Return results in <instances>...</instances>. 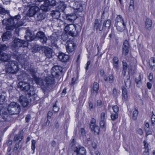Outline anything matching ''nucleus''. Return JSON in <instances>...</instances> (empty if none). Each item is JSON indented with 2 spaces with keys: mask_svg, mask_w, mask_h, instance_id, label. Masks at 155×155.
I'll use <instances>...</instances> for the list:
<instances>
[{
  "mask_svg": "<svg viewBox=\"0 0 155 155\" xmlns=\"http://www.w3.org/2000/svg\"><path fill=\"white\" fill-rule=\"evenodd\" d=\"M20 18V15L18 14L9 19H4L2 20V24L8 25L6 28L7 31L4 33L2 36L3 41H6L11 38L12 35L11 31L13 30L16 27L23 25L24 23L19 21Z\"/></svg>",
  "mask_w": 155,
  "mask_h": 155,
  "instance_id": "nucleus-1",
  "label": "nucleus"
},
{
  "mask_svg": "<svg viewBox=\"0 0 155 155\" xmlns=\"http://www.w3.org/2000/svg\"><path fill=\"white\" fill-rule=\"evenodd\" d=\"M62 70V68L58 65H54L52 68L51 73L52 76H49L46 77L45 81L42 80L43 83V86L45 87L46 90L44 91L43 89L44 93L48 92L49 91L50 87L54 83V77L58 78V77L59 74Z\"/></svg>",
  "mask_w": 155,
  "mask_h": 155,
  "instance_id": "nucleus-2",
  "label": "nucleus"
},
{
  "mask_svg": "<svg viewBox=\"0 0 155 155\" xmlns=\"http://www.w3.org/2000/svg\"><path fill=\"white\" fill-rule=\"evenodd\" d=\"M26 35L25 36V39L28 41H31L35 38H37L39 39L40 41L43 44H45L46 43L47 38L44 32L39 31L37 33L36 37H33L31 32L28 30L26 31Z\"/></svg>",
  "mask_w": 155,
  "mask_h": 155,
  "instance_id": "nucleus-3",
  "label": "nucleus"
},
{
  "mask_svg": "<svg viewBox=\"0 0 155 155\" xmlns=\"http://www.w3.org/2000/svg\"><path fill=\"white\" fill-rule=\"evenodd\" d=\"M18 88L28 94L29 96H33L35 94L34 89L30 84L25 81L19 82L18 85Z\"/></svg>",
  "mask_w": 155,
  "mask_h": 155,
  "instance_id": "nucleus-4",
  "label": "nucleus"
},
{
  "mask_svg": "<svg viewBox=\"0 0 155 155\" xmlns=\"http://www.w3.org/2000/svg\"><path fill=\"white\" fill-rule=\"evenodd\" d=\"M5 69L7 73L11 74H16L19 69L17 62L13 60L8 61L6 66Z\"/></svg>",
  "mask_w": 155,
  "mask_h": 155,
  "instance_id": "nucleus-5",
  "label": "nucleus"
},
{
  "mask_svg": "<svg viewBox=\"0 0 155 155\" xmlns=\"http://www.w3.org/2000/svg\"><path fill=\"white\" fill-rule=\"evenodd\" d=\"M77 27L73 24L68 25L64 28L65 31H67L69 35L72 37H75L79 34L81 31L77 29Z\"/></svg>",
  "mask_w": 155,
  "mask_h": 155,
  "instance_id": "nucleus-6",
  "label": "nucleus"
},
{
  "mask_svg": "<svg viewBox=\"0 0 155 155\" xmlns=\"http://www.w3.org/2000/svg\"><path fill=\"white\" fill-rule=\"evenodd\" d=\"M28 43L24 40L18 38H15L13 41V44L12 45V50L16 51L20 47H25L28 46Z\"/></svg>",
  "mask_w": 155,
  "mask_h": 155,
  "instance_id": "nucleus-7",
  "label": "nucleus"
},
{
  "mask_svg": "<svg viewBox=\"0 0 155 155\" xmlns=\"http://www.w3.org/2000/svg\"><path fill=\"white\" fill-rule=\"evenodd\" d=\"M20 110V106L16 102H12L8 106V110L10 114H18Z\"/></svg>",
  "mask_w": 155,
  "mask_h": 155,
  "instance_id": "nucleus-8",
  "label": "nucleus"
},
{
  "mask_svg": "<svg viewBox=\"0 0 155 155\" xmlns=\"http://www.w3.org/2000/svg\"><path fill=\"white\" fill-rule=\"evenodd\" d=\"M29 74L32 77L31 79L34 80L37 84L41 86V89H43L44 91L46 90V87L43 86L44 84L42 79L36 76V73L33 70L31 69L29 71Z\"/></svg>",
  "mask_w": 155,
  "mask_h": 155,
  "instance_id": "nucleus-9",
  "label": "nucleus"
},
{
  "mask_svg": "<svg viewBox=\"0 0 155 155\" xmlns=\"http://www.w3.org/2000/svg\"><path fill=\"white\" fill-rule=\"evenodd\" d=\"M72 150L76 154V155H86V150L83 147L79 146H73Z\"/></svg>",
  "mask_w": 155,
  "mask_h": 155,
  "instance_id": "nucleus-10",
  "label": "nucleus"
},
{
  "mask_svg": "<svg viewBox=\"0 0 155 155\" xmlns=\"http://www.w3.org/2000/svg\"><path fill=\"white\" fill-rule=\"evenodd\" d=\"M65 46L67 51L68 53L72 52L75 48V45L72 40L67 41L65 44Z\"/></svg>",
  "mask_w": 155,
  "mask_h": 155,
  "instance_id": "nucleus-11",
  "label": "nucleus"
},
{
  "mask_svg": "<svg viewBox=\"0 0 155 155\" xmlns=\"http://www.w3.org/2000/svg\"><path fill=\"white\" fill-rule=\"evenodd\" d=\"M39 10V8L36 6L31 7L29 9L27 15L29 17L33 16Z\"/></svg>",
  "mask_w": 155,
  "mask_h": 155,
  "instance_id": "nucleus-12",
  "label": "nucleus"
},
{
  "mask_svg": "<svg viewBox=\"0 0 155 155\" xmlns=\"http://www.w3.org/2000/svg\"><path fill=\"white\" fill-rule=\"evenodd\" d=\"M130 47L128 41L126 40L123 42L122 47V53L125 55H126L129 52V49Z\"/></svg>",
  "mask_w": 155,
  "mask_h": 155,
  "instance_id": "nucleus-13",
  "label": "nucleus"
},
{
  "mask_svg": "<svg viewBox=\"0 0 155 155\" xmlns=\"http://www.w3.org/2000/svg\"><path fill=\"white\" fill-rule=\"evenodd\" d=\"M58 58L60 61L63 62H66L68 61L69 57L68 55L63 53H59Z\"/></svg>",
  "mask_w": 155,
  "mask_h": 155,
  "instance_id": "nucleus-14",
  "label": "nucleus"
},
{
  "mask_svg": "<svg viewBox=\"0 0 155 155\" xmlns=\"http://www.w3.org/2000/svg\"><path fill=\"white\" fill-rule=\"evenodd\" d=\"M19 101L24 107H26L28 105V99L23 96H21L20 97Z\"/></svg>",
  "mask_w": 155,
  "mask_h": 155,
  "instance_id": "nucleus-15",
  "label": "nucleus"
},
{
  "mask_svg": "<svg viewBox=\"0 0 155 155\" xmlns=\"http://www.w3.org/2000/svg\"><path fill=\"white\" fill-rule=\"evenodd\" d=\"M10 57V55L8 54L2 52L0 53V60L3 62L7 61Z\"/></svg>",
  "mask_w": 155,
  "mask_h": 155,
  "instance_id": "nucleus-16",
  "label": "nucleus"
},
{
  "mask_svg": "<svg viewBox=\"0 0 155 155\" xmlns=\"http://www.w3.org/2000/svg\"><path fill=\"white\" fill-rule=\"evenodd\" d=\"M76 16L74 13H71L70 14L67 15L66 19L67 20L73 22L76 19Z\"/></svg>",
  "mask_w": 155,
  "mask_h": 155,
  "instance_id": "nucleus-17",
  "label": "nucleus"
},
{
  "mask_svg": "<svg viewBox=\"0 0 155 155\" xmlns=\"http://www.w3.org/2000/svg\"><path fill=\"white\" fill-rule=\"evenodd\" d=\"M90 127L92 131H94L95 134H98L99 132L100 129L99 127L95 124H90Z\"/></svg>",
  "mask_w": 155,
  "mask_h": 155,
  "instance_id": "nucleus-18",
  "label": "nucleus"
},
{
  "mask_svg": "<svg viewBox=\"0 0 155 155\" xmlns=\"http://www.w3.org/2000/svg\"><path fill=\"white\" fill-rule=\"evenodd\" d=\"M44 52L47 58H50L52 57V51L50 48L45 47Z\"/></svg>",
  "mask_w": 155,
  "mask_h": 155,
  "instance_id": "nucleus-19",
  "label": "nucleus"
},
{
  "mask_svg": "<svg viewBox=\"0 0 155 155\" xmlns=\"http://www.w3.org/2000/svg\"><path fill=\"white\" fill-rule=\"evenodd\" d=\"M124 24L126 23L122 17L120 15H117L115 19V25L122 24L124 25Z\"/></svg>",
  "mask_w": 155,
  "mask_h": 155,
  "instance_id": "nucleus-20",
  "label": "nucleus"
},
{
  "mask_svg": "<svg viewBox=\"0 0 155 155\" xmlns=\"http://www.w3.org/2000/svg\"><path fill=\"white\" fill-rule=\"evenodd\" d=\"M102 23L100 22L99 23V20L97 19H96L95 21L94 27V28H96V30H99L100 31H101L104 28L103 26L101 27Z\"/></svg>",
  "mask_w": 155,
  "mask_h": 155,
  "instance_id": "nucleus-21",
  "label": "nucleus"
},
{
  "mask_svg": "<svg viewBox=\"0 0 155 155\" xmlns=\"http://www.w3.org/2000/svg\"><path fill=\"white\" fill-rule=\"evenodd\" d=\"M58 36L55 33L53 34L50 36V41L51 42V43L53 44V45L56 47L57 45L55 43V42L58 40Z\"/></svg>",
  "mask_w": 155,
  "mask_h": 155,
  "instance_id": "nucleus-22",
  "label": "nucleus"
},
{
  "mask_svg": "<svg viewBox=\"0 0 155 155\" xmlns=\"http://www.w3.org/2000/svg\"><path fill=\"white\" fill-rule=\"evenodd\" d=\"M40 8L43 12H47L50 9L49 6L47 3V2L45 1L43 4L41 5Z\"/></svg>",
  "mask_w": 155,
  "mask_h": 155,
  "instance_id": "nucleus-23",
  "label": "nucleus"
},
{
  "mask_svg": "<svg viewBox=\"0 0 155 155\" xmlns=\"http://www.w3.org/2000/svg\"><path fill=\"white\" fill-rule=\"evenodd\" d=\"M152 24V21L148 18H147L146 19L145 27L149 30H150Z\"/></svg>",
  "mask_w": 155,
  "mask_h": 155,
  "instance_id": "nucleus-24",
  "label": "nucleus"
},
{
  "mask_svg": "<svg viewBox=\"0 0 155 155\" xmlns=\"http://www.w3.org/2000/svg\"><path fill=\"white\" fill-rule=\"evenodd\" d=\"M51 14L53 18L56 19L59 18L61 15L60 11L58 10H53Z\"/></svg>",
  "mask_w": 155,
  "mask_h": 155,
  "instance_id": "nucleus-25",
  "label": "nucleus"
},
{
  "mask_svg": "<svg viewBox=\"0 0 155 155\" xmlns=\"http://www.w3.org/2000/svg\"><path fill=\"white\" fill-rule=\"evenodd\" d=\"M117 30L118 31L122 32L125 28L126 27V24H124V25L123 24H116L115 25Z\"/></svg>",
  "mask_w": 155,
  "mask_h": 155,
  "instance_id": "nucleus-26",
  "label": "nucleus"
},
{
  "mask_svg": "<svg viewBox=\"0 0 155 155\" xmlns=\"http://www.w3.org/2000/svg\"><path fill=\"white\" fill-rule=\"evenodd\" d=\"M23 138V136L22 134H18L15 136L13 139V140L15 142H16L18 141V143H20Z\"/></svg>",
  "mask_w": 155,
  "mask_h": 155,
  "instance_id": "nucleus-27",
  "label": "nucleus"
},
{
  "mask_svg": "<svg viewBox=\"0 0 155 155\" xmlns=\"http://www.w3.org/2000/svg\"><path fill=\"white\" fill-rule=\"evenodd\" d=\"M122 98L123 100L125 101L127 97V89L124 87H123L122 88Z\"/></svg>",
  "mask_w": 155,
  "mask_h": 155,
  "instance_id": "nucleus-28",
  "label": "nucleus"
},
{
  "mask_svg": "<svg viewBox=\"0 0 155 155\" xmlns=\"http://www.w3.org/2000/svg\"><path fill=\"white\" fill-rule=\"evenodd\" d=\"M150 65L152 69H155V60L153 58H151L150 59Z\"/></svg>",
  "mask_w": 155,
  "mask_h": 155,
  "instance_id": "nucleus-29",
  "label": "nucleus"
},
{
  "mask_svg": "<svg viewBox=\"0 0 155 155\" xmlns=\"http://www.w3.org/2000/svg\"><path fill=\"white\" fill-rule=\"evenodd\" d=\"M6 102V96L5 94L0 95V104H3Z\"/></svg>",
  "mask_w": 155,
  "mask_h": 155,
  "instance_id": "nucleus-30",
  "label": "nucleus"
},
{
  "mask_svg": "<svg viewBox=\"0 0 155 155\" xmlns=\"http://www.w3.org/2000/svg\"><path fill=\"white\" fill-rule=\"evenodd\" d=\"M45 1L47 2V3L49 6L50 8L51 6H55L56 4V2L55 0H46Z\"/></svg>",
  "mask_w": 155,
  "mask_h": 155,
  "instance_id": "nucleus-31",
  "label": "nucleus"
},
{
  "mask_svg": "<svg viewBox=\"0 0 155 155\" xmlns=\"http://www.w3.org/2000/svg\"><path fill=\"white\" fill-rule=\"evenodd\" d=\"M134 1L133 0H130L129 6V11L132 12L134 11Z\"/></svg>",
  "mask_w": 155,
  "mask_h": 155,
  "instance_id": "nucleus-32",
  "label": "nucleus"
},
{
  "mask_svg": "<svg viewBox=\"0 0 155 155\" xmlns=\"http://www.w3.org/2000/svg\"><path fill=\"white\" fill-rule=\"evenodd\" d=\"M111 24V21L109 19L105 21L104 22L103 25V28H104L105 27H107L108 28L110 26Z\"/></svg>",
  "mask_w": 155,
  "mask_h": 155,
  "instance_id": "nucleus-33",
  "label": "nucleus"
},
{
  "mask_svg": "<svg viewBox=\"0 0 155 155\" xmlns=\"http://www.w3.org/2000/svg\"><path fill=\"white\" fill-rule=\"evenodd\" d=\"M45 18V15L42 13H40L37 14L36 19L37 20L39 21H41Z\"/></svg>",
  "mask_w": 155,
  "mask_h": 155,
  "instance_id": "nucleus-34",
  "label": "nucleus"
},
{
  "mask_svg": "<svg viewBox=\"0 0 155 155\" xmlns=\"http://www.w3.org/2000/svg\"><path fill=\"white\" fill-rule=\"evenodd\" d=\"M87 90V88L85 86H83L81 88V91L80 94V96L83 97L84 96Z\"/></svg>",
  "mask_w": 155,
  "mask_h": 155,
  "instance_id": "nucleus-35",
  "label": "nucleus"
},
{
  "mask_svg": "<svg viewBox=\"0 0 155 155\" xmlns=\"http://www.w3.org/2000/svg\"><path fill=\"white\" fill-rule=\"evenodd\" d=\"M99 87L98 83L97 82H94L93 84V88L94 91L95 92L96 94L97 93Z\"/></svg>",
  "mask_w": 155,
  "mask_h": 155,
  "instance_id": "nucleus-36",
  "label": "nucleus"
},
{
  "mask_svg": "<svg viewBox=\"0 0 155 155\" xmlns=\"http://www.w3.org/2000/svg\"><path fill=\"white\" fill-rule=\"evenodd\" d=\"M107 117L106 113L102 112L100 114V120H106Z\"/></svg>",
  "mask_w": 155,
  "mask_h": 155,
  "instance_id": "nucleus-37",
  "label": "nucleus"
},
{
  "mask_svg": "<svg viewBox=\"0 0 155 155\" xmlns=\"http://www.w3.org/2000/svg\"><path fill=\"white\" fill-rule=\"evenodd\" d=\"M0 13L2 15H5L8 13V12L5 8L1 6H0Z\"/></svg>",
  "mask_w": 155,
  "mask_h": 155,
  "instance_id": "nucleus-38",
  "label": "nucleus"
},
{
  "mask_svg": "<svg viewBox=\"0 0 155 155\" xmlns=\"http://www.w3.org/2000/svg\"><path fill=\"white\" fill-rule=\"evenodd\" d=\"M118 114L116 113L115 114H111L110 117L111 120L113 121H114L118 118Z\"/></svg>",
  "mask_w": 155,
  "mask_h": 155,
  "instance_id": "nucleus-39",
  "label": "nucleus"
},
{
  "mask_svg": "<svg viewBox=\"0 0 155 155\" xmlns=\"http://www.w3.org/2000/svg\"><path fill=\"white\" fill-rule=\"evenodd\" d=\"M122 63L123 65V71L125 73L127 68V64L125 61H123Z\"/></svg>",
  "mask_w": 155,
  "mask_h": 155,
  "instance_id": "nucleus-40",
  "label": "nucleus"
},
{
  "mask_svg": "<svg viewBox=\"0 0 155 155\" xmlns=\"http://www.w3.org/2000/svg\"><path fill=\"white\" fill-rule=\"evenodd\" d=\"M36 143L35 140H32L31 141V149L32 150H33V153H34V150L35 148V144Z\"/></svg>",
  "mask_w": 155,
  "mask_h": 155,
  "instance_id": "nucleus-41",
  "label": "nucleus"
},
{
  "mask_svg": "<svg viewBox=\"0 0 155 155\" xmlns=\"http://www.w3.org/2000/svg\"><path fill=\"white\" fill-rule=\"evenodd\" d=\"M138 81H136V84L137 85V86L138 87H140L142 84L141 81V75H139V78L137 79Z\"/></svg>",
  "mask_w": 155,
  "mask_h": 155,
  "instance_id": "nucleus-42",
  "label": "nucleus"
},
{
  "mask_svg": "<svg viewBox=\"0 0 155 155\" xmlns=\"http://www.w3.org/2000/svg\"><path fill=\"white\" fill-rule=\"evenodd\" d=\"M114 81V77L112 74H110L109 75L108 78V82L110 83H112Z\"/></svg>",
  "mask_w": 155,
  "mask_h": 155,
  "instance_id": "nucleus-43",
  "label": "nucleus"
},
{
  "mask_svg": "<svg viewBox=\"0 0 155 155\" xmlns=\"http://www.w3.org/2000/svg\"><path fill=\"white\" fill-rule=\"evenodd\" d=\"M20 143L17 142L15 144V147L14 148V150L16 151L18 150L19 148V149H21V147L19 146V144Z\"/></svg>",
  "mask_w": 155,
  "mask_h": 155,
  "instance_id": "nucleus-44",
  "label": "nucleus"
},
{
  "mask_svg": "<svg viewBox=\"0 0 155 155\" xmlns=\"http://www.w3.org/2000/svg\"><path fill=\"white\" fill-rule=\"evenodd\" d=\"M105 122L106 120H100V124L101 127L103 128H104Z\"/></svg>",
  "mask_w": 155,
  "mask_h": 155,
  "instance_id": "nucleus-45",
  "label": "nucleus"
},
{
  "mask_svg": "<svg viewBox=\"0 0 155 155\" xmlns=\"http://www.w3.org/2000/svg\"><path fill=\"white\" fill-rule=\"evenodd\" d=\"M59 108L56 106V104H55L53 106V110L54 112H58L59 111Z\"/></svg>",
  "mask_w": 155,
  "mask_h": 155,
  "instance_id": "nucleus-46",
  "label": "nucleus"
},
{
  "mask_svg": "<svg viewBox=\"0 0 155 155\" xmlns=\"http://www.w3.org/2000/svg\"><path fill=\"white\" fill-rule=\"evenodd\" d=\"M113 109L114 112L117 113L119 110V107L116 105L113 106L112 107Z\"/></svg>",
  "mask_w": 155,
  "mask_h": 155,
  "instance_id": "nucleus-47",
  "label": "nucleus"
},
{
  "mask_svg": "<svg viewBox=\"0 0 155 155\" xmlns=\"http://www.w3.org/2000/svg\"><path fill=\"white\" fill-rule=\"evenodd\" d=\"M143 143L145 149H146L147 148L148 149H149V144L147 143V140H144L143 142Z\"/></svg>",
  "mask_w": 155,
  "mask_h": 155,
  "instance_id": "nucleus-48",
  "label": "nucleus"
},
{
  "mask_svg": "<svg viewBox=\"0 0 155 155\" xmlns=\"http://www.w3.org/2000/svg\"><path fill=\"white\" fill-rule=\"evenodd\" d=\"M7 48V47L5 45H0V51L5 50Z\"/></svg>",
  "mask_w": 155,
  "mask_h": 155,
  "instance_id": "nucleus-49",
  "label": "nucleus"
},
{
  "mask_svg": "<svg viewBox=\"0 0 155 155\" xmlns=\"http://www.w3.org/2000/svg\"><path fill=\"white\" fill-rule=\"evenodd\" d=\"M61 38L63 41H65L68 39V36L66 35H62Z\"/></svg>",
  "mask_w": 155,
  "mask_h": 155,
  "instance_id": "nucleus-50",
  "label": "nucleus"
},
{
  "mask_svg": "<svg viewBox=\"0 0 155 155\" xmlns=\"http://www.w3.org/2000/svg\"><path fill=\"white\" fill-rule=\"evenodd\" d=\"M31 117L30 115H27L25 117V121L26 123H28L29 122L30 120L31 119Z\"/></svg>",
  "mask_w": 155,
  "mask_h": 155,
  "instance_id": "nucleus-51",
  "label": "nucleus"
},
{
  "mask_svg": "<svg viewBox=\"0 0 155 155\" xmlns=\"http://www.w3.org/2000/svg\"><path fill=\"white\" fill-rule=\"evenodd\" d=\"M151 121L152 124L153 125L155 124V115H152L151 118Z\"/></svg>",
  "mask_w": 155,
  "mask_h": 155,
  "instance_id": "nucleus-52",
  "label": "nucleus"
},
{
  "mask_svg": "<svg viewBox=\"0 0 155 155\" xmlns=\"http://www.w3.org/2000/svg\"><path fill=\"white\" fill-rule=\"evenodd\" d=\"M89 108L91 111H92L93 109V104L91 102H89Z\"/></svg>",
  "mask_w": 155,
  "mask_h": 155,
  "instance_id": "nucleus-53",
  "label": "nucleus"
},
{
  "mask_svg": "<svg viewBox=\"0 0 155 155\" xmlns=\"http://www.w3.org/2000/svg\"><path fill=\"white\" fill-rule=\"evenodd\" d=\"M149 149H148L147 148L145 149V150L144 151L143 153V155H149Z\"/></svg>",
  "mask_w": 155,
  "mask_h": 155,
  "instance_id": "nucleus-54",
  "label": "nucleus"
},
{
  "mask_svg": "<svg viewBox=\"0 0 155 155\" xmlns=\"http://www.w3.org/2000/svg\"><path fill=\"white\" fill-rule=\"evenodd\" d=\"M149 124L148 122H145V130L147 131L148 130H149Z\"/></svg>",
  "mask_w": 155,
  "mask_h": 155,
  "instance_id": "nucleus-55",
  "label": "nucleus"
},
{
  "mask_svg": "<svg viewBox=\"0 0 155 155\" xmlns=\"http://www.w3.org/2000/svg\"><path fill=\"white\" fill-rule=\"evenodd\" d=\"M66 93V88H64L63 90L61 93V97H64Z\"/></svg>",
  "mask_w": 155,
  "mask_h": 155,
  "instance_id": "nucleus-56",
  "label": "nucleus"
},
{
  "mask_svg": "<svg viewBox=\"0 0 155 155\" xmlns=\"http://www.w3.org/2000/svg\"><path fill=\"white\" fill-rule=\"evenodd\" d=\"M113 63H118V58L116 57H114L113 59Z\"/></svg>",
  "mask_w": 155,
  "mask_h": 155,
  "instance_id": "nucleus-57",
  "label": "nucleus"
},
{
  "mask_svg": "<svg viewBox=\"0 0 155 155\" xmlns=\"http://www.w3.org/2000/svg\"><path fill=\"white\" fill-rule=\"evenodd\" d=\"M2 112V110H1L0 109V118H2V119H3V120H6V118L5 117V116H4L3 115H1V114H2V113H1Z\"/></svg>",
  "mask_w": 155,
  "mask_h": 155,
  "instance_id": "nucleus-58",
  "label": "nucleus"
},
{
  "mask_svg": "<svg viewBox=\"0 0 155 155\" xmlns=\"http://www.w3.org/2000/svg\"><path fill=\"white\" fill-rule=\"evenodd\" d=\"M113 94L115 96H116L117 95V90L116 88H114L113 89Z\"/></svg>",
  "mask_w": 155,
  "mask_h": 155,
  "instance_id": "nucleus-59",
  "label": "nucleus"
},
{
  "mask_svg": "<svg viewBox=\"0 0 155 155\" xmlns=\"http://www.w3.org/2000/svg\"><path fill=\"white\" fill-rule=\"evenodd\" d=\"M52 115V113L51 111H49L48 113V119H50Z\"/></svg>",
  "mask_w": 155,
  "mask_h": 155,
  "instance_id": "nucleus-60",
  "label": "nucleus"
},
{
  "mask_svg": "<svg viewBox=\"0 0 155 155\" xmlns=\"http://www.w3.org/2000/svg\"><path fill=\"white\" fill-rule=\"evenodd\" d=\"M75 141L74 139H73L72 140V142L71 144V147L72 149V147L73 146H76V145H75Z\"/></svg>",
  "mask_w": 155,
  "mask_h": 155,
  "instance_id": "nucleus-61",
  "label": "nucleus"
},
{
  "mask_svg": "<svg viewBox=\"0 0 155 155\" xmlns=\"http://www.w3.org/2000/svg\"><path fill=\"white\" fill-rule=\"evenodd\" d=\"M137 132L139 134L141 135L143 134V130L141 129H139L137 130Z\"/></svg>",
  "mask_w": 155,
  "mask_h": 155,
  "instance_id": "nucleus-62",
  "label": "nucleus"
},
{
  "mask_svg": "<svg viewBox=\"0 0 155 155\" xmlns=\"http://www.w3.org/2000/svg\"><path fill=\"white\" fill-rule=\"evenodd\" d=\"M76 79L75 78H73L72 79L71 84L72 85H74L75 84Z\"/></svg>",
  "mask_w": 155,
  "mask_h": 155,
  "instance_id": "nucleus-63",
  "label": "nucleus"
},
{
  "mask_svg": "<svg viewBox=\"0 0 155 155\" xmlns=\"http://www.w3.org/2000/svg\"><path fill=\"white\" fill-rule=\"evenodd\" d=\"M147 86L148 89H150L152 87V84L148 82L147 84Z\"/></svg>",
  "mask_w": 155,
  "mask_h": 155,
  "instance_id": "nucleus-64",
  "label": "nucleus"
}]
</instances>
